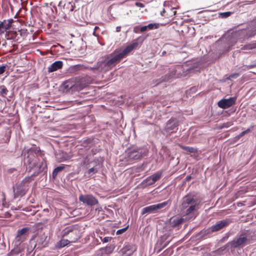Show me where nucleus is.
Here are the masks:
<instances>
[{"instance_id":"obj_1","label":"nucleus","mask_w":256,"mask_h":256,"mask_svg":"<svg viewBox=\"0 0 256 256\" xmlns=\"http://www.w3.org/2000/svg\"><path fill=\"white\" fill-rule=\"evenodd\" d=\"M148 150L145 148L132 146L125 151L122 161L128 164H133L146 156Z\"/></svg>"},{"instance_id":"obj_2","label":"nucleus","mask_w":256,"mask_h":256,"mask_svg":"<svg viewBox=\"0 0 256 256\" xmlns=\"http://www.w3.org/2000/svg\"><path fill=\"white\" fill-rule=\"evenodd\" d=\"M200 208V202L190 195H186L182 198V208L186 209L185 214L188 215L198 210Z\"/></svg>"},{"instance_id":"obj_3","label":"nucleus","mask_w":256,"mask_h":256,"mask_svg":"<svg viewBox=\"0 0 256 256\" xmlns=\"http://www.w3.org/2000/svg\"><path fill=\"white\" fill-rule=\"evenodd\" d=\"M62 236L68 238L69 242H74L80 238V231L78 226L76 225L66 227L62 232Z\"/></svg>"},{"instance_id":"obj_4","label":"nucleus","mask_w":256,"mask_h":256,"mask_svg":"<svg viewBox=\"0 0 256 256\" xmlns=\"http://www.w3.org/2000/svg\"><path fill=\"white\" fill-rule=\"evenodd\" d=\"M30 171L33 170L34 172L32 174V176H38L40 173L44 170L46 168V164L44 160H36L31 164Z\"/></svg>"},{"instance_id":"obj_5","label":"nucleus","mask_w":256,"mask_h":256,"mask_svg":"<svg viewBox=\"0 0 256 256\" xmlns=\"http://www.w3.org/2000/svg\"><path fill=\"white\" fill-rule=\"evenodd\" d=\"M170 202V200L160 203L156 204L151 205L142 208V214H144L147 213H154L157 212L158 210L162 209L166 206Z\"/></svg>"},{"instance_id":"obj_6","label":"nucleus","mask_w":256,"mask_h":256,"mask_svg":"<svg viewBox=\"0 0 256 256\" xmlns=\"http://www.w3.org/2000/svg\"><path fill=\"white\" fill-rule=\"evenodd\" d=\"M162 175V174L160 172L155 173L144 179L141 182L140 185L144 188L152 185L161 178Z\"/></svg>"},{"instance_id":"obj_7","label":"nucleus","mask_w":256,"mask_h":256,"mask_svg":"<svg viewBox=\"0 0 256 256\" xmlns=\"http://www.w3.org/2000/svg\"><path fill=\"white\" fill-rule=\"evenodd\" d=\"M90 79L88 76L76 78L74 86L76 90H80L88 86L90 84Z\"/></svg>"},{"instance_id":"obj_8","label":"nucleus","mask_w":256,"mask_h":256,"mask_svg":"<svg viewBox=\"0 0 256 256\" xmlns=\"http://www.w3.org/2000/svg\"><path fill=\"white\" fill-rule=\"evenodd\" d=\"M179 123L178 120L175 118H171L166 123L164 130L166 132H176L178 130Z\"/></svg>"},{"instance_id":"obj_9","label":"nucleus","mask_w":256,"mask_h":256,"mask_svg":"<svg viewBox=\"0 0 256 256\" xmlns=\"http://www.w3.org/2000/svg\"><path fill=\"white\" fill-rule=\"evenodd\" d=\"M79 200L88 206H92L98 204V200L92 194L80 195Z\"/></svg>"},{"instance_id":"obj_10","label":"nucleus","mask_w":256,"mask_h":256,"mask_svg":"<svg viewBox=\"0 0 256 256\" xmlns=\"http://www.w3.org/2000/svg\"><path fill=\"white\" fill-rule=\"evenodd\" d=\"M30 230V228L28 227H25L20 230H18L16 237V241L20 244L24 242L26 239Z\"/></svg>"},{"instance_id":"obj_11","label":"nucleus","mask_w":256,"mask_h":256,"mask_svg":"<svg viewBox=\"0 0 256 256\" xmlns=\"http://www.w3.org/2000/svg\"><path fill=\"white\" fill-rule=\"evenodd\" d=\"M231 222L232 221L230 219H226L219 221L216 224L212 226L210 228V230L212 232L218 231L228 226Z\"/></svg>"},{"instance_id":"obj_12","label":"nucleus","mask_w":256,"mask_h":256,"mask_svg":"<svg viewBox=\"0 0 256 256\" xmlns=\"http://www.w3.org/2000/svg\"><path fill=\"white\" fill-rule=\"evenodd\" d=\"M236 97H231L228 99H222L220 100L218 103V106L223 109H226L233 106L236 101Z\"/></svg>"},{"instance_id":"obj_13","label":"nucleus","mask_w":256,"mask_h":256,"mask_svg":"<svg viewBox=\"0 0 256 256\" xmlns=\"http://www.w3.org/2000/svg\"><path fill=\"white\" fill-rule=\"evenodd\" d=\"M248 240L244 234H241L240 236L232 240L230 242L231 246L234 248L239 247L240 246H244L245 244L248 243Z\"/></svg>"},{"instance_id":"obj_14","label":"nucleus","mask_w":256,"mask_h":256,"mask_svg":"<svg viewBox=\"0 0 256 256\" xmlns=\"http://www.w3.org/2000/svg\"><path fill=\"white\" fill-rule=\"evenodd\" d=\"M138 45L137 40H134L132 44L127 46L121 52L118 53L122 58L126 57L134 48H136Z\"/></svg>"},{"instance_id":"obj_15","label":"nucleus","mask_w":256,"mask_h":256,"mask_svg":"<svg viewBox=\"0 0 256 256\" xmlns=\"http://www.w3.org/2000/svg\"><path fill=\"white\" fill-rule=\"evenodd\" d=\"M122 59L121 56L118 54L108 60L104 65L108 67L107 68H111L118 63Z\"/></svg>"},{"instance_id":"obj_16","label":"nucleus","mask_w":256,"mask_h":256,"mask_svg":"<svg viewBox=\"0 0 256 256\" xmlns=\"http://www.w3.org/2000/svg\"><path fill=\"white\" fill-rule=\"evenodd\" d=\"M240 33L244 36V38L248 39L256 34V26L252 27L248 30H242Z\"/></svg>"},{"instance_id":"obj_17","label":"nucleus","mask_w":256,"mask_h":256,"mask_svg":"<svg viewBox=\"0 0 256 256\" xmlns=\"http://www.w3.org/2000/svg\"><path fill=\"white\" fill-rule=\"evenodd\" d=\"M63 66V62L62 61L58 60L52 63L48 68V70L49 73L56 71Z\"/></svg>"},{"instance_id":"obj_18","label":"nucleus","mask_w":256,"mask_h":256,"mask_svg":"<svg viewBox=\"0 0 256 256\" xmlns=\"http://www.w3.org/2000/svg\"><path fill=\"white\" fill-rule=\"evenodd\" d=\"M184 222V218L180 216L172 217L170 220V224L172 227L179 226Z\"/></svg>"},{"instance_id":"obj_19","label":"nucleus","mask_w":256,"mask_h":256,"mask_svg":"<svg viewBox=\"0 0 256 256\" xmlns=\"http://www.w3.org/2000/svg\"><path fill=\"white\" fill-rule=\"evenodd\" d=\"M176 68H172L170 69L168 73L165 75L164 80L168 81L172 78H178V76L176 74Z\"/></svg>"},{"instance_id":"obj_20","label":"nucleus","mask_w":256,"mask_h":256,"mask_svg":"<svg viewBox=\"0 0 256 256\" xmlns=\"http://www.w3.org/2000/svg\"><path fill=\"white\" fill-rule=\"evenodd\" d=\"M56 158L58 162H62L69 160L70 157L66 152H62L56 155Z\"/></svg>"},{"instance_id":"obj_21","label":"nucleus","mask_w":256,"mask_h":256,"mask_svg":"<svg viewBox=\"0 0 256 256\" xmlns=\"http://www.w3.org/2000/svg\"><path fill=\"white\" fill-rule=\"evenodd\" d=\"M62 9L64 11V12H66L69 14L70 12L74 11L72 2L65 3Z\"/></svg>"},{"instance_id":"obj_22","label":"nucleus","mask_w":256,"mask_h":256,"mask_svg":"<svg viewBox=\"0 0 256 256\" xmlns=\"http://www.w3.org/2000/svg\"><path fill=\"white\" fill-rule=\"evenodd\" d=\"M82 2L80 0H76L74 2H72V4L73 7V10L76 12L79 10L82 7Z\"/></svg>"},{"instance_id":"obj_23","label":"nucleus","mask_w":256,"mask_h":256,"mask_svg":"<svg viewBox=\"0 0 256 256\" xmlns=\"http://www.w3.org/2000/svg\"><path fill=\"white\" fill-rule=\"evenodd\" d=\"M68 15L66 12H64V11L62 9L61 10L58 12V20L61 22L66 20L68 18Z\"/></svg>"},{"instance_id":"obj_24","label":"nucleus","mask_w":256,"mask_h":256,"mask_svg":"<svg viewBox=\"0 0 256 256\" xmlns=\"http://www.w3.org/2000/svg\"><path fill=\"white\" fill-rule=\"evenodd\" d=\"M180 146L182 150L190 152V153H196L198 152L196 148L190 146H186L183 145H180Z\"/></svg>"},{"instance_id":"obj_25","label":"nucleus","mask_w":256,"mask_h":256,"mask_svg":"<svg viewBox=\"0 0 256 256\" xmlns=\"http://www.w3.org/2000/svg\"><path fill=\"white\" fill-rule=\"evenodd\" d=\"M65 168L64 164H62L61 166L56 168L52 172V177L55 178L58 174V172L63 170Z\"/></svg>"},{"instance_id":"obj_26","label":"nucleus","mask_w":256,"mask_h":256,"mask_svg":"<svg viewBox=\"0 0 256 256\" xmlns=\"http://www.w3.org/2000/svg\"><path fill=\"white\" fill-rule=\"evenodd\" d=\"M70 243L72 242H69L68 238H62V240H60V242L58 243V245L60 248H62L65 246Z\"/></svg>"},{"instance_id":"obj_27","label":"nucleus","mask_w":256,"mask_h":256,"mask_svg":"<svg viewBox=\"0 0 256 256\" xmlns=\"http://www.w3.org/2000/svg\"><path fill=\"white\" fill-rule=\"evenodd\" d=\"M256 48V43H252L248 44L243 46L241 50H252Z\"/></svg>"},{"instance_id":"obj_28","label":"nucleus","mask_w":256,"mask_h":256,"mask_svg":"<svg viewBox=\"0 0 256 256\" xmlns=\"http://www.w3.org/2000/svg\"><path fill=\"white\" fill-rule=\"evenodd\" d=\"M160 24L158 23L150 24L147 26L148 30L158 29L160 28Z\"/></svg>"},{"instance_id":"obj_29","label":"nucleus","mask_w":256,"mask_h":256,"mask_svg":"<svg viewBox=\"0 0 256 256\" xmlns=\"http://www.w3.org/2000/svg\"><path fill=\"white\" fill-rule=\"evenodd\" d=\"M90 163V160L88 158V156H86L82 160L81 162L80 165L81 166H87Z\"/></svg>"},{"instance_id":"obj_30","label":"nucleus","mask_w":256,"mask_h":256,"mask_svg":"<svg viewBox=\"0 0 256 256\" xmlns=\"http://www.w3.org/2000/svg\"><path fill=\"white\" fill-rule=\"evenodd\" d=\"M12 22H13V20L10 19V20H9L8 22H6V20H4V22H2L3 23V24H4V28H6V30H7L10 28Z\"/></svg>"},{"instance_id":"obj_31","label":"nucleus","mask_w":256,"mask_h":256,"mask_svg":"<svg viewBox=\"0 0 256 256\" xmlns=\"http://www.w3.org/2000/svg\"><path fill=\"white\" fill-rule=\"evenodd\" d=\"M233 124H234V122L232 121L227 122H224V123L222 124L220 126V128H228L232 126Z\"/></svg>"},{"instance_id":"obj_32","label":"nucleus","mask_w":256,"mask_h":256,"mask_svg":"<svg viewBox=\"0 0 256 256\" xmlns=\"http://www.w3.org/2000/svg\"><path fill=\"white\" fill-rule=\"evenodd\" d=\"M0 93L2 96H5L7 94L8 90L4 86H0Z\"/></svg>"},{"instance_id":"obj_33","label":"nucleus","mask_w":256,"mask_h":256,"mask_svg":"<svg viewBox=\"0 0 256 256\" xmlns=\"http://www.w3.org/2000/svg\"><path fill=\"white\" fill-rule=\"evenodd\" d=\"M128 226H128L126 228H123L118 230L116 232V234L117 235L122 234V233L128 230Z\"/></svg>"},{"instance_id":"obj_34","label":"nucleus","mask_w":256,"mask_h":256,"mask_svg":"<svg viewBox=\"0 0 256 256\" xmlns=\"http://www.w3.org/2000/svg\"><path fill=\"white\" fill-rule=\"evenodd\" d=\"M6 30L4 27V24L3 23L1 22L0 24V36L3 34Z\"/></svg>"},{"instance_id":"obj_35","label":"nucleus","mask_w":256,"mask_h":256,"mask_svg":"<svg viewBox=\"0 0 256 256\" xmlns=\"http://www.w3.org/2000/svg\"><path fill=\"white\" fill-rule=\"evenodd\" d=\"M222 16V18H227L228 16H229L230 14H231V12H222V13H221L220 14Z\"/></svg>"},{"instance_id":"obj_36","label":"nucleus","mask_w":256,"mask_h":256,"mask_svg":"<svg viewBox=\"0 0 256 256\" xmlns=\"http://www.w3.org/2000/svg\"><path fill=\"white\" fill-rule=\"evenodd\" d=\"M98 172V170L96 168H90L88 171L87 173L88 174H90L92 172L96 173Z\"/></svg>"},{"instance_id":"obj_37","label":"nucleus","mask_w":256,"mask_h":256,"mask_svg":"<svg viewBox=\"0 0 256 256\" xmlns=\"http://www.w3.org/2000/svg\"><path fill=\"white\" fill-rule=\"evenodd\" d=\"M239 76L240 74L238 73L231 74L229 76L228 79L230 80L232 78H237Z\"/></svg>"},{"instance_id":"obj_38","label":"nucleus","mask_w":256,"mask_h":256,"mask_svg":"<svg viewBox=\"0 0 256 256\" xmlns=\"http://www.w3.org/2000/svg\"><path fill=\"white\" fill-rule=\"evenodd\" d=\"M250 132V130L249 128L247 129L246 130L242 132H240L239 134L240 137H242L244 136L246 134Z\"/></svg>"},{"instance_id":"obj_39","label":"nucleus","mask_w":256,"mask_h":256,"mask_svg":"<svg viewBox=\"0 0 256 256\" xmlns=\"http://www.w3.org/2000/svg\"><path fill=\"white\" fill-rule=\"evenodd\" d=\"M135 6H136L140 7V8H144V4L142 2H136L135 3Z\"/></svg>"},{"instance_id":"obj_40","label":"nucleus","mask_w":256,"mask_h":256,"mask_svg":"<svg viewBox=\"0 0 256 256\" xmlns=\"http://www.w3.org/2000/svg\"><path fill=\"white\" fill-rule=\"evenodd\" d=\"M148 30V28L147 27V26H142L140 28V32H144Z\"/></svg>"},{"instance_id":"obj_41","label":"nucleus","mask_w":256,"mask_h":256,"mask_svg":"<svg viewBox=\"0 0 256 256\" xmlns=\"http://www.w3.org/2000/svg\"><path fill=\"white\" fill-rule=\"evenodd\" d=\"M111 237L106 236L104 238V239L102 240V242H109L111 240Z\"/></svg>"},{"instance_id":"obj_42","label":"nucleus","mask_w":256,"mask_h":256,"mask_svg":"<svg viewBox=\"0 0 256 256\" xmlns=\"http://www.w3.org/2000/svg\"><path fill=\"white\" fill-rule=\"evenodd\" d=\"M254 66H255V65H253V64L245 66H244L245 67V68H244V70H248L250 68H253L254 67Z\"/></svg>"},{"instance_id":"obj_43","label":"nucleus","mask_w":256,"mask_h":256,"mask_svg":"<svg viewBox=\"0 0 256 256\" xmlns=\"http://www.w3.org/2000/svg\"><path fill=\"white\" fill-rule=\"evenodd\" d=\"M140 28H139L138 26H135L134 27V32H135V33H138V32H140Z\"/></svg>"},{"instance_id":"obj_44","label":"nucleus","mask_w":256,"mask_h":256,"mask_svg":"<svg viewBox=\"0 0 256 256\" xmlns=\"http://www.w3.org/2000/svg\"><path fill=\"white\" fill-rule=\"evenodd\" d=\"M5 69H6L5 66H0V74H2L4 72Z\"/></svg>"},{"instance_id":"obj_45","label":"nucleus","mask_w":256,"mask_h":256,"mask_svg":"<svg viewBox=\"0 0 256 256\" xmlns=\"http://www.w3.org/2000/svg\"><path fill=\"white\" fill-rule=\"evenodd\" d=\"M18 252H15L14 250H12L10 254H8L7 256H11L14 254H18Z\"/></svg>"},{"instance_id":"obj_46","label":"nucleus","mask_w":256,"mask_h":256,"mask_svg":"<svg viewBox=\"0 0 256 256\" xmlns=\"http://www.w3.org/2000/svg\"><path fill=\"white\" fill-rule=\"evenodd\" d=\"M121 30V26H118L116 28V32H120Z\"/></svg>"},{"instance_id":"obj_47","label":"nucleus","mask_w":256,"mask_h":256,"mask_svg":"<svg viewBox=\"0 0 256 256\" xmlns=\"http://www.w3.org/2000/svg\"><path fill=\"white\" fill-rule=\"evenodd\" d=\"M98 28H99L98 26H96L94 27V32H93V34L94 36H96V30Z\"/></svg>"},{"instance_id":"obj_48","label":"nucleus","mask_w":256,"mask_h":256,"mask_svg":"<svg viewBox=\"0 0 256 256\" xmlns=\"http://www.w3.org/2000/svg\"><path fill=\"white\" fill-rule=\"evenodd\" d=\"M91 69L92 70H99V69H100V67L98 66L97 68H91Z\"/></svg>"},{"instance_id":"obj_49","label":"nucleus","mask_w":256,"mask_h":256,"mask_svg":"<svg viewBox=\"0 0 256 256\" xmlns=\"http://www.w3.org/2000/svg\"><path fill=\"white\" fill-rule=\"evenodd\" d=\"M22 194V193H21V192H19L18 191H17V192L14 194H15V195H17V196L20 195V194Z\"/></svg>"},{"instance_id":"obj_50","label":"nucleus","mask_w":256,"mask_h":256,"mask_svg":"<svg viewBox=\"0 0 256 256\" xmlns=\"http://www.w3.org/2000/svg\"><path fill=\"white\" fill-rule=\"evenodd\" d=\"M190 178H191V177L190 176L186 177L187 180H190Z\"/></svg>"},{"instance_id":"obj_51","label":"nucleus","mask_w":256,"mask_h":256,"mask_svg":"<svg viewBox=\"0 0 256 256\" xmlns=\"http://www.w3.org/2000/svg\"><path fill=\"white\" fill-rule=\"evenodd\" d=\"M166 246V244L164 246L163 248H165Z\"/></svg>"}]
</instances>
